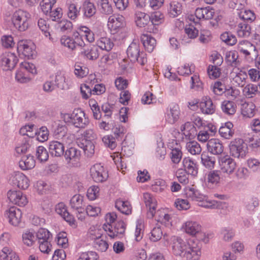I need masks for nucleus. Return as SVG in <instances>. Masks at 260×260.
I'll return each mask as SVG.
<instances>
[{"label":"nucleus","mask_w":260,"mask_h":260,"mask_svg":"<svg viewBox=\"0 0 260 260\" xmlns=\"http://www.w3.org/2000/svg\"><path fill=\"white\" fill-rule=\"evenodd\" d=\"M80 13L75 4H70L68 6V16L72 20H75Z\"/></svg>","instance_id":"obj_53"},{"label":"nucleus","mask_w":260,"mask_h":260,"mask_svg":"<svg viewBox=\"0 0 260 260\" xmlns=\"http://www.w3.org/2000/svg\"><path fill=\"white\" fill-rule=\"evenodd\" d=\"M243 92L246 96L249 98H252L258 92V87L254 84H248L244 87Z\"/></svg>","instance_id":"obj_42"},{"label":"nucleus","mask_w":260,"mask_h":260,"mask_svg":"<svg viewBox=\"0 0 260 260\" xmlns=\"http://www.w3.org/2000/svg\"><path fill=\"white\" fill-rule=\"evenodd\" d=\"M156 215H158L159 217L156 219L158 222H160L166 227H170L172 226V222L170 220L171 217L168 214H165L161 211L155 212Z\"/></svg>","instance_id":"obj_44"},{"label":"nucleus","mask_w":260,"mask_h":260,"mask_svg":"<svg viewBox=\"0 0 260 260\" xmlns=\"http://www.w3.org/2000/svg\"><path fill=\"white\" fill-rule=\"evenodd\" d=\"M96 46L102 50L109 51L112 49L114 44L109 38L102 37L98 40Z\"/></svg>","instance_id":"obj_39"},{"label":"nucleus","mask_w":260,"mask_h":260,"mask_svg":"<svg viewBox=\"0 0 260 260\" xmlns=\"http://www.w3.org/2000/svg\"><path fill=\"white\" fill-rule=\"evenodd\" d=\"M124 24V18L120 15H113L109 17L108 25L114 29L122 27Z\"/></svg>","instance_id":"obj_28"},{"label":"nucleus","mask_w":260,"mask_h":260,"mask_svg":"<svg viewBox=\"0 0 260 260\" xmlns=\"http://www.w3.org/2000/svg\"><path fill=\"white\" fill-rule=\"evenodd\" d=\"M19 167L22 170L32 169L35 166V161L32 156H24L19 161Z\"/></svg>","instance_id":"obj_32"},{"label":"nucleus","mask_w":260,"mask_h":260,"mask_svg":"<svg viewBox=\"0 0 260 260\" xmlns=\"http://www.w3.org/2000/svg\"><path fill=\"white\" fill-rule=\"evenodd\" d=\"M220 171L214 170L209 172L208 175V179L209 182L217 183L219 182L220 177Z\"/></svg>","instance_id":"obj_59"},{"label":"nucleus","mask_w":260,"mask_h":260,"mask_svg":"<svg viewBox=\"0 0 260 260\" xmlns=\"http://www.w3.org/2000/svg\"><path fill=\"white\" fill-rule=\"evenodd\" d=\"M181 12L180 5L179 3H174L170 4V8L169 14L170 17H175L177 16Z\"/></svg>","instance_id":"obj_61"},{"label":"nucleus","mask_w":260,"mask_h":260,"mask_svg":"<svg viewBox=\"0 0 260 260\" xmlns=\"http://www.w3.org/2000/svg\"><path fill=\"white\" fill-rule=\"evenodd\" d=\"M35 47L33 43L27 40H20L17 44V51L28 59L33 58L36 55Z\"/></svg>","instance_id":"obj_5"},{"label":"nucleus","mask_w":260,"mask_h":260,"mask_svg":"<svg viewBox=\"0 0 260 260\" xmlns=\"http://www.w3.org/2000/svg\"><path fill=\"white\" fill-rule=\"evenodd\" d=\"M238 37L241 38H248L251 32L250 25L245 21L239 23L236 28Z\"/></svg>","instance_id":"obj_27"},{"label":"nucleus","mask_w":260,"mask_h":260,"mask_svg":"<svg viewBox=\"0 0 260 260\" xmlns=\"http://www.w3.org/2000/svg\"><path fill=\"white\" fill-rule=\"evenodd\" d=\"M190 243V241L186 242L178 237L174 238L172 243L173 253L176 256L183 257Z\"/></svg>","instance_id":"obj_10"},{"label":"nucleus","mask_w":260,"mask_h":260,"mask_svg":"<svg viewBox=\"0 0 260 260\" xmlns=\"http://www.w3.org/2000/svg\"><path fill=\"white\" fill-rule=\"evenodd\" d=\"M162 236V231L160 227L154 228L151 232L150 239L153 242H156L159 240Z\"/></svg>","instance_id":"obj_54"},{"label":"nucleus","mask_w":260,"mask_h":260,"mask_svg":"<svg viewBox=\"0 0 260 260\" xmlns=\"http://www.w3.org/2000/svg\"><path fill=\"white\" fill-rule=\"evenodd\" d=\"M10 183L14 186L25 189L29 185L28 179L22 173L17 172L12 174L10 178Z\"/></svg>","instance_id":"obj_9"},{"label":"nucleus","mask_w":260,"mask_h":260,"mask_svg":"<svg viewBox=\"0 0 260 260\" xmlns=\"http://www.w3.org/2000/svg\"><path fill=\"white\" fill-rule=\"evenodd\" d=\"M92 239L94 240V246L98 250L102 252L105 251L108 248L107 242L101 239V235L99 234L98 236H92Z\"/></svg>","instance_id":"obj_36"},{"label":"nucleus","mask_w":260,"mask_h":260,"mask_svg":"<svg viewBox=\"0 0 260 260\" xmlns=\"http://www.w3.org/2000/svg\"><path fill=\"white\" fill-rule=\"evenodd\" d=\"M186 149L192 154H200L202 151L200 145L196 141H190L186 144Z\"/></svg>","instance_id":"obj_45"},{"label":"nucleus","mask_w":260,"mask_h":260,"mask_svg":"<svg viewBox=\"0 0 260 260\" xmlns=\"http://www.w3.org/2000/svg\"><path fill=\"white\" fill-rule=\"evenodd\" d=\"M201 160L204 166L209 169L213 168L215 162V157L209 156L208 154L206 152H203L202 154Z\"/></svg>","instance_id":"obj_40"},{"label":"nucleus","mask_w":260,"mask_h":260,"mask_svg":"<svg viewBox=\"0 0 260 260\" xmlns=\"http://www.w3.org/2000/svg\"><path fill=\"white\" fill-rule=\"evenodd\" d=\"M141 41L144 48L148 52L153 51L156 44L154 38L148 35H143L141 37Z\"/></svg>","instance_id":"obj_29"},{"label":"nucleus","mask_w":260,"mask_h":260,"mask_svg":"<svg viewBox=\"0 0 260 260\" xmlns=\"http://www.w3.org/2000/svg\"><path fill=\"white\" fill-rule=\"evenodd\" d=\"M99 191L100 189L98 186H92L87 190V197L90 200H94L99 196Z\"/></svg>","instance_id":"obj_60"},{"label":"nucleus","mask_w":260,"mask_h":260,"mask_svg":"<svg viewBox=\"0 0 260 260\" xmlns=\"http://www.w3.org/2000/svg\"><path fill=\"white\" fill-rule=\"evenodd\" d=\"M183 165L185 171L188 174L197 176L198 169L196 164L189 157H185L183 160Z\"/></svg>","instance_id":"obj_24"},{"label":"nucleus","mask_w":260,"mask_h":260,"mask_svg":"<svg viewBox=\"0 0 260 260\" xmlns=\"http://www.w3.org/2000/svg\"><path fill=\"white\" fill-rule=\"evenodd\" d=\"M57 27L63 32L66 31H68L71 30L73 27V24L70 21L67 19H63L57 23Z\"/></svg>","instance_id":"obj_52"},{"label":"nucleus","mask_w":260,"mask_h":260,"mask_svg":"<svg viewBox=\"0 0 260 260\" xmlns=\"http://www.w3.org/2000/svg\"><path fill=\"white\" fill-rule=\"evenodd\" d=\"M255 106L253 103L244 102L241 105V113L244 117H252L254 115Z\"/></svg>","instance_id":"obj_31"},{"label":"nucleus","mask_w":260,"mask_h":260,"mask_svg":"<svg viewBox=\"0 0 260 260\" xmlns=\"http://www.w3.org/2000/svg\"><path fill=\"white\" fill-rule=\"evenodd\" d=\"M83 198V197L80 194H75L70 200L71 208L77 211L79 214L83 213L85 212Z\"/></svg>","instance_id":"obj_21"},{"label":"nucleus","mask_w":260,"mask_h":260,"mask_svg":"<svg viewBox=\"0 0 260 260\" xmlns=\"http://www.w3.org/2000/svg\"><path fill=\"white\" fill-rule=\"evenodd\" d=\"M186 196L188 198L196 201H201L203 200L204 197L198 190L193 188H190L186 192Z\"/></svg>","instance_id":"obj_47"},{"label":"nucleus","mask_w":260,"mask_h":260,"mask_svg":"<svg viewBox=\"0 0 260 260\" xmlns=\"http://www.w3.org/2000/svg\"><path fill=\"white\" fill-rule=\"evenodd\" d=\"M80 55L84 58L91 60H95L99 56V48L97 46L90 45L83 49Z\"/></svg>","instance_id":"obj_19"},{"label":"nucleus","mask_w":260,"mask_h":260,"mask_svg":"<svg viewBox=\"0 0 260 260\" xmlns=\"http://www.w3.org/2000/svg\"><path fill=\"white\" fill-rule=\"evenodd\" d=\"M201 110L204 114H212L215 111V106L213 105L212 100L207 97L203 99L199 104Z\"/></svg>","instance_id":"obj_22"},{"label":"nucleus","mask_w":260,"mask_h":260,"mask_svg":"<svg viewBox=\"0 0 260 260\" xmlns=\"http://www.w3.org/2000/svg\"><path fill=\"white\" fill-rule=\"evenodd\" d=\"M237 106L235 102L231 101H224L221 104L222 111L228 115H233L236 111Z\"/></svg>","instance_id":"obj_34"},{"label":"nucleus","mask_w":260,"mask_h":260,"mask_svg":"<svg viewBox=\"0 0 260 260\" xmlns=\"http://www.w3.org/2000/svg\"><path fill=\"white\" fill-rule=\"evenodd\" d=\"M179 114L180 110L178 105H173L170 108V111L167 114L168 121L171 123H174L179 119Z\"/></svg>","instance_id":"obj_38"},{"label":"nucleus","mask_w":260,"mask_h":260,"mask_svg":"<svg viewBox=\"0 0 260 260\" xmlns=\"http://www.w3.org/2000/svg\"><path fill=\"white\" fill-rule=\"evenodd\" d=\"M155 156L159 159H163L166 154V149L164 146V143L160 141L157 143V147L155 149Z\"/></svg>","instance_id":"obj_50"},{"label":"nucleus","mask_w":260,"mask_h":260,"mask_svg":"<svg viewBox=\"0 0 260 260\" xmlns=\"http://www.w3.org/2000/svg\"><path fill=\"white\" fill-rule=\"evenodd\" d=\"M115 207L122 213L129 215L132 212V207L129 203L127 201H123L120 200H117L115 202Z\"/></svg>","instance_id":"obj_33"},{"label":"nucleus","mask_w":260,"mask_h":260,"mask_svg":"<svg viewBox=\"0 0 260 260\" xmlns=\"http://www.w3.org/2000/svg\"><path fill=\"white\" fill-rule=\"evenodd\" d=\"M101 12L106 15H110L113 13V8L108 0H100L98 2Z\"/></svg>","instance_id":"obj_41"},{"label":"nucleus","mask_w":260,"mask_h":260,"mask_svg":"<svg viewBox=\"0 0 260 260\" xmlns=\"http://www.w3.org/2000/svg\"><path fill=\"white\" fill-rule=\"evenodd\" d=\"M183 135L189 139L193 138L197 135V131L194 124L191 122H186L180 127Z\"/></svg>","instance_id":"obj_25"},{"label":"nucleus","mask_w":260,"mask_h":260,"mask_svg":"<svg viewBox=\"0 0 260 260\" xmlns=\"http://www.w3.org/2000/svg\"><path fill=\"white\" fill-rule=\"evenodd\" d=\"M190 242L182 257L186 260H199L201 255V248L197 243L192 241H190Z\"/></svg>","instance_id":"obj_12"},{"label":"nucleus","mask_w":260,"mask_h":260,"mask_svg":"<svg viewBox=\"0 0 260 260\" xmlns=\"http://www.w3.org/2000/svg\"><path fill=\"white\" fill-rule=\"evenodd\" d=\"M164 15L160 11H156L153 13L150 16L151 26L154 25H158L162 23L164 21Z\"/></svg>","instance_id":"obj_46"},{"label":"nucleus","mask_w":260,"mask_h":260,"mask_svg":"<svg viewBox=\"0 0 260 260\" xmlns=\"http://www.w3.org/2000/svg\"><path fill=\"white\" fill-rule=\"evenodd\" d=\"M84 15L87 18H90L96 13V8L93 3L89 0H86L83 4Z\"/></svg>","instance_id":"obj_35"},{"label":"nucleus","mask_w":260,"mask_h":260,"mask_svg":"<svg viewBox=\"0 0 260 260\" xmlns=\"http://www.w3.org/2000/svg\"><path fill=\"white\" fill-rule=\"evenodd\" d=\"M56 212L60 215L70 225H75V220L71 214L67 211L65 205L62 203L58 204L55 207Z\"/></svg>","instance_id":"obj_20"},{"label":"nucleus","mask_w":260,"mask_h":260,"mask_svg":"<svg viewBox=\"0 0 260 260\" xmlns=\"http://www.w3.org/2000/svg\"><path fill=\"white\" fill-rule=\"evenodd\" d=\"M218 66L210 65L208 69V73L210 78H217L220 75V69Z\"/></svg>","instance_id":"obj_64"},{"label":"nucleus","mask_w":260,"mask_h":260,"mask_svg":"<svg viewBox=\"0 0 260 260\" xmlns=\"http://www.w3.org/2000/svg\"><path fill=\"white\" fill-rule=\"evenodd\" d=\"M126 53L128 58L133 62L137 61L141 65H144L147 61L146 54L143 52H140L139 46L136 43L130 44Z\"/></svg>","instance_id":"obj_2"},{"label":"nucleus","mask_w":260,"mask_h":260,"mask_svg":"<svg viewBox=\"0 0 260 260\" xmlns=\"http://www.w3.org/2000/svg\"><path fill=\"white\" fill-rule=\"evenodd\" d=\"M7 197L12 203L19 206H24L28 203L26 197L20 191L10 190L7 193Z\"/></svg>","instance_id":"obj_13"},{"label":"nucleus","mask_w":260,"mask_h":260,"mask_svg":"<svg viewBox=\"0 0 260 260\" xmlns=\"http://www.w3.org/2000/svg\"><path fill=\"white\" fill-rule=\"evenodd\" d=\"M85 142L86 144L85 145L83 144L84 145L83 150L87 156L90 157L94 153V145L90 141H86Z\"/></svg>","instance_id":"obj_62"},{"label":"nucleus","mask_w":260,"mask_h":260,"mask_svg":"<svg viewBox=\"0 0 260 260\" xmlns=\"http://www.w3.org/2000/svg\"><path fill=\"white\" fill-rule=\"evenodd\" d=\"M247 78V75L244 72L240 71L234 78L235 81L238 83V85L243 87L246 83V80Z\"/></svg>","instance_id":"obj_58"},{"label":"nucleus","mask_w":260,"mask_h":260,"mask_svg":"<svg viewBox=\"0 0 260 260\" xmlns=\"http://www.w3.org/2000/svg\"><path fill=\"white\" fill-rule=\"evenodd\" d=\"M64 117L70 119L74 125L78 128H85L89 123L84 112L80 109H75L71 114H65Z\"/></svg>","instance_id":"obj_3"},{"label":"nucleus","mask_w":260,"mask_h":260,"mask_svg":"<svg viewBox=\"0 0 260 260\" xmlns=\"http://www.w3.org/2000/svg\"><path fill=\"white\" fill-rule=\"evenodd\" d=\"M36 156L40 161H45L48 160L49 155L47 150L42 146H39L37 150Z\"/></svg>","instance_id":"obj_49"},{"label":"nucleus","mask_w":260,"mask_h":260,"mask_svg":"<svg viewBox=\"0 0 260 260\" xmlns=\"http://www.w3.org/2000/svg\"><path fill=\"white\" fill-rule=\"evenodd\" d=\"M51 234L50 232L45 229H40L37 233V237L39 242L49 240Z\"/></svg>","instance_id":"obj_55"},{"label":"nucleus","mask_w":260,"mask_h":260,"mask_svg":"<svg viewBox=\"0 0 260 260\" xmlns=\"http://www.w3.org/2000/svg\"><path fill=\"white\" fill-rule=\"evenodd\" d=\"M90 176L93 180L96 182H103L106 181L108 175L104 167L101 164H95L90 169Z\"/></svg>","instance_id":"obj_8"},{"label":"nucleus","mask_w":260,"mask_h":260,"mask_svg":"<svg viewBox=\"0 0 260 260\" xmlns=\"http://www.w3.org/2000/svg\"><path fill=\"white\" fill-rule=\"evenodd\" d=\"M233 124L231 122H226L224 126H222L219 129V133L220 136L226 139H231L234 134V130L233 129Z\"/></svg>","instance_id":"obj_30"},{"label":"nucleus","mask_w":260,"mask_h":260,"mask_svg":"<svg viewBox=\"0 0 260 260\" xmlns=\"http://www.w3.org/2000/svg\"><path fill=\"white\" fill-rule=\"evenodd\" d=\"M207 146L208 151L214 155H220L223 151V146L218 139H210L208 141Z\"/></svg>","instance_id":"obj_18"},{"label":"nucleus","mask_w":260,"mask_h":260,"mask_svg":"<svg viewBox=\"0 0 260 260\" xmlns=\"http://www.w3.org/2000/svg\"><path fill=\"white\" fill-rule=\"evenodd\" d=\"M225 61L228 66L237 68L240 65L238 53L236 51H228L225 53Z\"/></svg>","instance_id":"obj_23"},{"label":"nucleus","mask_w":260,"mask_h":260,"mask_svg":"<svg viewBox=\"0 0 260 260\" xmlns=\"http://www.w3.org/2000/svg\"><path fill=\"white\" fill-rule=\"evenodd\" d=\"M229 149L231 155L236 158H242L246 155L247 147L242 139H236L231 142Z\"/></svg>","instance_id":"obj_4"},{"label":"nucleus","mask_w":260,"mask_h":260,"mask_svg":"<svg viewBox=\"0 0 260 260\" xmlns=\"http://www.w3.org/2000/svg\"><path fill=\"white\" fill-rule=\"evenodd\" d=\"M63 155L68 164L73 167L78 166L81 152L77 148L71 147L67 149L64 151Z\"/></svg>","instance_id":"obj_7"},{"label":"nucleus","mask_w":260,"mask_h":260,"mask_svg":"<svg viewBox=\"0 0 260 260\" xmlns=\"http://www.w3.org/2000/svg\"><path fill=\"white\" fill-rule=\"evenodd\" d=\"M220 39L222 41L231 46L235 45L237 42L236 37L228 32L223 33L220 36Z\"/></svg>","instance_id":"obj_51"},{"label":"nucleus","mask_w":260,"mask_h":260,"mask_svg":"<svg viewBox=\"0 0 260 260\" xmlns=\"http://www.w3.org/2000/svg\"><path fill=\"white\" fill-rule=\"evenodd\" d=\"M6 215L9 218V222L11 224L17 226L21 221L22 212L17 207H11L9 211L6 212Z\"/></svg>","instance_id":"obj_14"},{"label":"nucleus","mask_w":260,"mask_h":260,"mask_svg":"<svg viewBox=\"0 0 260 260\" xmlns=\"http://www.w3.org/2000/svg\"><path fill=\"white\" fill-rule=\"evenodd\" d=\"M49 151L52 156L60 157L64 152V145L60 142L52 141L49 143Z\"/></svg>","instance_id":"obj_17"},{"label":"nucleus","mask_w":260,"mask_h":260,"mask_svg":"<svg viewBox=\"0 0 260 260\" xmlns=\"http://www.w3.org/2000/svg\"><path fill=\"white\" fill-rule=\"evenodd\" d=\"M74 35L76 41L74 40L70 37L64 36L60 39L61 44L72 50L75 49L77 46H82L83 45H85L84 43L82 41L81 43L77 42L80 39V38L78 37L79 34L78 32L75 33Z\"/></svg>","instance_id":"obj_16"},{"label":"nucleus","mask_w":260,"mask_h":260,"mask_svg":"<svg viewBox=\"0 0 260 260\" xmlns=\"http://www.w3.org/2000/svg\"><path fill=\"white\" fill-rule=\"evenodd\" d=\"M30 19V15L29 13L19 9L12 14L11 21L16 29L23 31L28 28Z\"/></svg>","instance_id":"obj_1"},{"label":"nucleus","mask_w":260,"mask_h":260,"mask_svg":"<svg viewBox=\"0 0 260 260\" xmlns=\"http://www.w3.org/2000/svg\"><path fill=\"white\" fill-rule=\"evenodd\" d=\"M238 15L244 21H247V22H252L255 19L254 13L249 10H242L238 12Z\"/></svg>","instance_id":"obj_43"},{"label":"nucleus","mask_w":260,"mask_h":260,"mask_svg":"<svg viewBox=\"0 0 260 260\" xmlns=\"http://www.w3.org/2000/svg\"><path fill=\"white\" fill-rule=\"evenodd\" d=\"M98 254L94 251H88L81 254L78 260H97Z\"/></svg>","instance_id":"obj_63"},{"label":"nucleus","mask_w":260,"mask_h":260,"mask_svg":"<svg viewBox=\"0 0 260 260\" xmlns=\"http://www.w3.org/2000/svg\"><path fill=\"white\" fill-rule=\"evenodd\" d=\"M135 16L136 23L140 27H144L150 22V16L144 12L137 11Z\"/></svg>","instance_id":"obj_26"},{"label":"nucleus","mask_w":260,"mask_h":260,"mask_svg":"<svg viewBox=\"0 0 260 260\" xmlns=\"http://www.w3.org/2000/svg\"><path fill=\"white\" fill-rule=\"evenodd\" d=\"M38 25L40 29L44 32L46 37L49 36V39L52 42L55 41V39L51 37L49 30V25L47 24V22L43 19H40L38 22Z\"/></svg>","instance_id":"obj_48"},{"label":"nucleus","mask_w":260,"mask_h":260,"mask_svg":"<svg viewBox=\"0 0 260 260\" xmlns=\"http://www.w3.org/2000/svg\"><path fill=\"white\" fill-rule=\"evenodd\" d=\"M55 82L57 86L62 89L68 88V84L66 82L64 76L60 73H57L55 77Z\"/></svg>","instance_id":"obj_57"},{"label":"nucleus","mask_w":260,"mask_h":260,"mask_svg":"<svg viewBox=\"0 0 260 260\" xmlns=\"http://www.w3.org/2000/svg\"><path fill=\"white\" fill-rule=\"evenodd\" d=\"M221 171L229 175L232 174L236 168L235 161L229 155L221 157L219 159Z\"/></svg>","instance_id":"obj_11"},{"label":"nucleus","mask_w":260,"mask_h":260,"mask_svg":"<svg viewBox=\"0 0 260 260\" xmlns=\"http://www.w3.org/2000/svg\"><path fill=\"white\" fill-rule=\"evenodd\" d=\"M201 230V226L196 222L187 221L185 223V231L188 234L195 235L199 233Z\"/></svg>","instance_id":"obj_37"},{"label":"nucleus","mask_w":260,"mask_h":260,"mask_svg":"<svg viewBox=\"0 0 260 260\" xmlns=\"http://www.w3.org/2000/svg\"><path fill=\"white\" fill-rule=\"evenodd\" d=\"M35 135L37 136V139L41 142H44L48 139V131L46 127L43 126L39 131L36 132Z\"/></svg>","instance_id":"obj_56"},{"label":"nucleus","mask_w":260,"mask_h":260,"mask_svg":"<svg viewBox=\"0 0 260 260\" xmlns=\"http://www.w3.org/2000/svg\"><path fill=\"white\" fill-rule=\"evenodd\" d=\"M143 198L146 206L149 208V210L147 212V217L151 218L154 216L155 213L156 201L155 199L148 192L144 193Z\"/></svg>","instance_id":"obj_15"},{"label":"nucleus","mask_w":260,"mask_h":260,"mask_svg":"<svg viewBox=\"0 0 260 260\" xmlns=\"http://www.w3.org/2000/svg\"><path fill=\"white\" fill-rule=\"evenodd\" d=\"M18 59L15 54L11 52L3 53L0 57L1 67L3 70L11 71L17 63Z\"/></svg>","instance_id":"obj_6"}]
</instances>
